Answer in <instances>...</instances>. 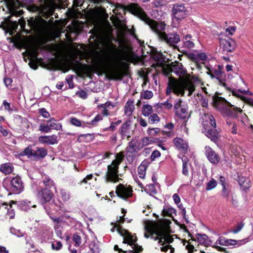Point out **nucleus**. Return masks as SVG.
Instances as JSON below:
<instances>
[{
	"mask_svg": "<svg viewBox=\"0 0 253 253\" xmlns=\"http://www.w3.org/2000/svg\"><path fill=\"white\" fill-rule=\"evenodd\" d=\"M185 248L189 253H192L194 251V246L191 245L189 243H187V245H186Z\"/></svg>",
	"mask_w": 253,
	"mask_h": 253,
	"instance_id": "obj_64",
	"label": "nucleus"
},
{
	"mask_svg": "<svg viewBox=\"0 0 253 253\" xmlns=\"http://www.w3.org/2000/svg\"><path fill=\"white\" fill-rule=\"evenodd\" d=\"M170 249V253H172L174 251V248H172L169 245H166L161 248V250L164 252H167Z\"/></svg>",
	"mask_w": 253,
	"mask_h": 253,
	"instance_id": "obj_61",
	"label": "nucleus"
},
{
	"mask_svg": "<svg viewBox=\"0 0 253 253\" xmlns=\"http://www.w3.org/2000/svg\"><path fill=\"white\" fill-rule=\"evenodd\" d=\"M134 109L133 102L130 100H128L126 102L125 107V112L126 115L129 116L131 115L133 110Z\"/></svg>",
	"mask_w": 253,
	"mask_h": 253,
	"instance_id": "obj_31",
	"label": "nucleus"
},
{
	"mask_svg": "<svg viewBox=\"0 0 253 253\" xmlns=\"http://www.w3.org/2000/svg\"><path fill=\"white\" fill-rule=\"evenodd\" d=\"M4 1L9 7L11 14V15L7 17V24L11 29L15 30L18 27L20 19H19L18 21H17V20H12L10 18L13 16H19L23 13L22 10L16 11L14 9L18 6L19 1L18 0H4Z\"/></svg>",
	"mask_w": 253,
	"mask_h": 253,
	"instance_id": "obj_7",
	"label": "nucleus"
},
{
	"mask_svg": "<svg viewBox=\"0 0 253 253\" xmlns=\"http://www.w3.org/2000/svg\"><path fill=\"white\" fill-rule=\"evenodd\" d=\"M66 82L68 83L69 85V87L71 88H72L74 87V84L73 82V78L72 76L69 75L66 79Z\"/></svg>",
	"mask_w": 253,
	"mask_h": 253,
	"instance_id": "obj_60",
	"label": "nucleus"
},
{
	"mask_svg": "<svg viewBox=\"0 0 253 253\" xmlns=\"http://www.w3.org/2000/svg\"><path fill=\"white\" fill-rule=\"evenodd\" d=\"M135 145L132 141L129 142L128 146L126 148V153H134L135 151Z\"/></svg>",
	"mask_w": 253,
	"mask_h": 253,
	"instance_id": "obj_49",
	"label": "nucleus"
},
{
	"mask_svg": "<svg viewBox=\"0 0 253 253\" xmlns=\"http://www.w3.org/2000/svg\"><path fill=\"white\" fill-rule=\"evenodd\" d=\"M53 185V181L49 178H45V179L43 180L42 185L41 186H43V188H48L50 189Z\"/></svg>",
	"mask_w": 253,
	"mask_h": 253,
	"instance_id": "obj_37",
	"label": "nucleus"
},
{
	"mask_svg": "<svg viewBox=\"0 0 253 253\" xmlns=\"http://www.w3.org/2000/svg\"><path fill=\"white\" fill-rule=\"evenodd\" d=\"M130 125L126 122L123 124L121 128V133L123 135L126 136L127 133V130L129 129Z\"/></svg>",
	"mask_w": 253,
	"mask_h": 253,
	"instance_id": "obj_48",
	"label": "nucleus"
},
{
	"mask_svg": "<svg viewBox=\"0 0 253 253\" xmlns=\"http://www.w3.org/2000/svg\"><path fill=\"white\" fill-rule=\"evenodd\" d=\"M27 22L30 29L27 30V34H37L40 32L41 25L36 18L31 17L27 20Z\"/></svg>",
	"mask_w": 253,
	"mask_h": 253,
	"instance_id": "obj_17",
	"label": "nucleus"
},
{
	"mask_svg": "<svg viewBox=\"0 0 253 253\" xmlns=\"http://www.w3.org/2000/svg\"><path fill=\"white\" fill-rule=\"evenodd\" d=\"M171 223L169 219H163L154 225H147L145 226L144 237L148 238L151 237L154 240H159V243L164 245L165 242L169 243L173 241L168 235L169 225Z\"/></svg>",
	"mask_w": 253,
	"mask_h": 253,
	"instance_id": "obj_3",
	"label": "nucleus"
},
{
	"mask_svg": "<svg viewBox=\"0 0 253 253\" xmlns=\"http://www.w3.org/2000/svg\"><path fill=\"white\" fill-rule=\"evenodd\" d=\"M153 112L152 107L150 105H145L142 109V114L145 116H148L152 114Z\"/></svg>",
	"mask_w": 253,
	"mask_h": 253,
	"instance_id": "obj_35",
	"label": "nucleus"
},
{
	"mask_svg": "<svg viewBox=\"0 0 253 253\" xmlns=\"http://www.w3.org/2000/svg\"><path fill=\"white\" fill-rule=\"evenodd\" d=\"M10 232L11 234L17 236L18 237H21L24 236V233L21 232L19 230L15 229L11 227L10 229Z\"/></svg>",
	"mask_w": 253,
	"mask_h": 253,
	"instance_id": "obj_50",
	"label": "nucleus"
},
{
	"mask_svg": "<svg viewBox=\"0 0 253 253\" xmlns=\"http://www.w3.org/2000/svg\"><path fill=\"white\" fill-rule=\"evenodd\" d=\"M160 131V128H148L147 130V133L151 136L156 135Z\"/></svg>",
	"mask_w": 253,
	"mask_h": 253,
	"instance_id": "obj_46",
	"label": "nucleus"
},
{
	"mask_svg": "<svg viewBox=\"0 0 253 253\" xmlns=\"http://www.w3.org/2000/svg\"><path fill=\"white\" fill-rule=\"evenodd\" d=\"M75 243V246L79 247L82 243V238L78 234H75L73 238Z\"/></svg>",
	"mask_w": 253,
	"mask_h": 253,
	"instance_id": "obj_45",
	"label": "nucleus"
},
{
	"mask_svg": "<svg viewBox=\"0 0 253 253\" xmlns=\"http://www.w3.org/2000/svg\"><path fill=\"white\" fill-rule=\"evenodd\" d=\"M249 241L248 238L243 240H236L233 239H228L224 237H220L216 241V243L219 244L221 246H237L239 247L240 246L245 245Z\"/></svg>",
	"mask_w": 253,
	"mask_h": 253,
	"instance_id": "obj_9",
	"label": "nucleus"
},
{
	"mask_svg": "<svg viewBox=\"0 0 253 253\" xmlns=\"http://www.w3.org/2000/svg\"><path fill=\"white\" fill-rule=\"evenodd\" d=\"M76 95H78V96L83 99H85L87 98V96L86 92L83 90L77 91L76 92Z\"/></svg>",
	"mask_w": 253,
	"mask_h": 253,
	"instance_id": "obj_59",
	"label": "nucleus"
},
{
	"mask_svg": "<svg viewBox=\"0 0 253 253\" xmlns=\"http://www.w3.org/2000/svg\"><path fill=\"white\" fill-rule=\"evenodd\" d=\"M193 240L197 241L199 244L205 246L209 245L210 242L209 237L206 234H197L196 238H193Z\"/></svg>",
	"mask_w": 253,
	"mask_h": 253,
	"instance_id": "obj_24",
	"label": "nucleus"
},
{
	"mask_svg": "<svg viewBox=\"0 0 253 253\" xmlns=\"http://www.w3.org/2000/svg\"><path fill=\"white\" fill-rule=\"evenodd\" d=\"M250 181L248 179L245 177H241L239 178V183L240 185L244 186L245 188L249 187L250 186Z\"/></svg>",
	"mask_w": 253,
	"mask_h": 253,
	"instance_id": "obj_42",
	"label": "nucleus"
},
{
	"mask_svg": "<svg viewBox=\"0 0 253 253\" xmlns=\"http://www.w3.org/2000/svg\"><path fill=\"white\" fill-rule=\"evenodd\" d=\"M133 12L146 24L149 26L151 30L156 34L160 40L166 32H165L166 24L164 22H156L150 19L143 10L137 5H134Z\"/></svg>",
	"mask_w": 253,
	"mask_h": 253,
	"instance_id": "obj_5",
	"label": "nucleus"
},
{
	"mask_svg": "<svg viewBox=\"0 0 253 253\" xmlns=\"http://www.w3.org/2000/svg\"><path fill=\"white\" fill-rule=\"evenodd\" d=\"M11 190L14 193L19 194L24 190L23 183L21 177L18 176L11 179Z\"/></svg>",
	"mask_w": 253,
	"mask_h": 253,
	"instance_id": "obj_18",
	"label": "nucleus"
},
{
	"mask_svg": "<svg viewBox=\"0 0 253 253\" xmlns=\"http://www.w3.org/2000/svg\"><path fill=\"white\" fill-rule=\"evenodd\" d=\"M114 39V38L111 35H108L106 37V41L103 42L105 58V61L108 65L115 67L111 72L112 79L114 80L121 81L125 75V72L116 66L120 61L121 56L120 54L119 49L112 42Z\"/></svg>",
	"mask_w": 253,
	"mask_h": 253,
	"instance_id": "obj_1",
	"label": "nucleus"
},
{
	"mask_svg": "<svg viewBox=\"0 0 253 253\" xmlns=\"http://www.w3.org/2000/svg\"><path fill=\"white\" fill-rule=\"evenodd\" d=\"M216 185V181L212 178L209 182L207 183L206 189L207 190H211L215 187Z\"/></svg>",
	"mask_w": 253,
	"mask_h": 253,
	"instance_id": "obj_41",
	"label": "nucleus"
},
{
	"mask_svg": "<svg viewBox=\"0 0 253 253\" xmlns=\"http://www.w3.org/2000/svg\"><path fill=\"white\" fill-rule=\"evenodd\" d=\"M192 37L190 35H187L184 37L185 41L184 42V47L190 49L194 47L195 44L192 41L187 40L188 39H191Z\"/></svg>",
	"mask_w": 253,
	"mask_h": 253,
	"instance_id": "obj_34",
	"label": "nucleus"
},
{
	"mask_svg": "<svg viewBox=\"0 0 253 253\" xmlns=\"http://www.w3.org/2000/svg\"><path fill=\"white\" fill-rule=\"evenodd\" d=\"M171 70L172 72L175 73L178 76L181 78H188L190 79V75L186 74V70L184 69L182 64L179 62H176L171 65Z\"/></svg>",
	"mask_w": 253,
	"mask_h": 253,
	"instance_id": "obj_19",
	"label": "nucleus"
},
{
	"mask_svg": "<svg viewBox=\"0 0 253 253\" xmlns=\"http://www.w3.org/2000/svg\"><path fill=\"white\" fill-rule=\"evenodd\" d=\"M51 247L53 250H55L56 251H58L60 250L62 247V244L60 241H58L57 242L52 243L51 244Z\"/></svg>",
	"mask_w": 253,
	"mask_h": 253,
	"instance_id": "obj_55",
	"label": "nucleus"
},
{
	"mask_svg": "<svg viewBox=\"0 0 253 253\" xmlns=\"http://www.w3.org/2000/svg\"><path fill=\"white\" fill-rule=\"evenodd\" d=\"M212 98L213 105L225 118L226 124L231 126V132L233 134H237V125L233 120L242 113V110L234 107L223 97L213 95Z\"/></svg>",
	"mask_w": 253,
	"mask_h": 253,
	"instance_id": "obj_2",
	"label": "nucleus"
},
{
	"mask_svg": "<svg viewBox=\"0 0 253 253\" xmlns=\"http://www.w3.org/2000/svg\"><path fill=\"white\" fill-rule=\"evenodd\" d=\"M44 209L46 213L49 215H52L56 211H63V204L59 201H53L51 203L44 206Z\"/></svg>",
	"mask_w": 253,
	"mask_h": 253,
	"instance_id": "obj_10",
	"label": "nucleus"
},
{
	"mask_svg": "<svg viewBox=\"0 0 253 253\" xmlns=\"http://www.w3.org/2000/svg\"><path fill=\"white\" fill-rule=\"evenodd\" d=\"M60 195L64 201H67L70 199V195L67 193L64 190H61L60 192Z\"/></svg>",
	"mask_w": 253,
	"mask_h": 253,
	"instance_id": "obj_52",
	"label": "nucleus"
},
{
	"mask_svg": "<svg viewBox=\"0 0 253 253\" xmlns=\"http://www.w3.org/2000/svg\"><path fill=\"white\" fill-rule=\"evenodd\" d=\"M160 156L161 153L160 151L158 150H155L152 152L150 156V159L151 161H154L156 158L159 157Z\"/></svg>",
	"mask_w": 253,
	"mask_h": 253,
	"instance_id": "obj_58",
	"label": "nucleus"
},
{
	"mask_svg": "<svg viewBox=\"0 0 253 253\" xmlns=\"http://www.w3.org/2000/svg\"><path fill=\"white\" fill-rule=\"evenodd\" d=\"M39 113L45 118H48L50 117L49 113L45 108H41L39 109Z\"/></svg>",
	"mask_w": 253,
	"mask_h": 253,
	"instance_id": "obj_56",
	"label": "nucleus"
},
{
	"mask_svg": "<svg viewBox=\"0 0 253 253\" xmlns=\"http://www.w3.org/2000/svg\"><path fill=\"white\" fill-rule=\"evenodd\" d=\"M160 121L159 117H158V115L156 114H152L149 118V123L150 124H154L156 123H158Z\"/></svg>",
	"mask_w": 253,
	"mask_h": 253,
	"instance_id": "obj_47",
	"label": "nucleus"
},
{
	"mask_svg": "<svg viewBox=\"0 0 253 253\" xmlns=\"http://www.w3.org/2000/svg\"><path fill=\"white\" fill-rule=\"evenodd\" d=\"M220 45L226 52H232L236 48L235 42L230 38L220 39Z\"/></svg>",
	"mask_w": 253,
	"mask_h": 253,
	"instance_id": "obj_14",
	"label": "nucleus"
},
{
	"mask_svg": "<svg viewBox=\"0 0 253 253\" xmlns=\"http://www.w3.org/2000/svg\"><path fill=\"white\" fill-rule=\"evenodd\" d=\"M153 4L156 7L159 8L166 5L167 2L164 0H155L153 1Z\"/></svg>",
	"mask_w": 253,
	"mask_h": 253,
	"instance_id": "obj_43",
	"label": "nucleus"
},
{
	"mask_svg": "<svg viewBox=\"0 0 253 253\" xmlns=\"http://www.w3.org/2000/svg\"><path fill=\"white\" fill-rule=\"evenodd\" d=\"M203 120V131L216 127V123L213 117L209 114L204 113L202 117Z\"/></svg>",
	"mask_w": 253,
	"mask_h": 253,
	"instance_id": "obj_16",
	"label": "nucleus"
},
{
	"mask_svg": "<svg viewBox=\"0 0 253 253\" xmlns=\"http://www.w3.org/2000/svg\"><path fill=\"white\" fill-rule=\"evenodd\" d=\"M205 133L206 135L212 141L216 142L220 137L219 132L216 130V127H213L210 128V130L207 129L203 131Z\"/></svg>",
	"mask_w": 253,
	"mask_h": 253,
	"instance_id": "obj_22",
	"label": "nucleus"
},
{
	"mask_svg": "<svg viewBox=\"0 0 253 253\" xmlns=\"http://www.w3.org/2000/svg\"><path fill=\"white\" fill-rule=\"evenodd\" d=\"M160 40L165 42L170 46L175 47V44L179 42L180 40L179 36L176 33H166Z\"/></svg>",
	"mask_w": 253,
	"mask_h": 253,
	"instance_id": "obj_11",
	"label": "nucleus"
},
{
	"mask_svg": "<svg viewBox=\"0 0 253 253\" xmlns=\"http://www.w3.org/2000/svg\"><path fill=\"white\" fill-rule=\"evenodd\" d=\"M205 150L206 157L211 164H217L220 162V157L211 147L206 146Z\"/></svg>",
	"mask_w": 253,
	"mask_h": 253,
	"instance_id": "obj_15",
	"label": "nucleus"
},
{
	"mask_svg": "<svg viewBox=\"0 0 253 253\" xmlns=\"http://www.w3.org/2000/svg\"><path fill=\"white\" fill-rule=\"evenodd\" d=\"M47 155V150L45 148L36 147L32 148L31 145H29L23 152V155L36 161L43 159Z\"/></svg>",
	"mask_w": 253,
	"mask_h": 253,
	"instance_id": "obj_8",
	"label": "nucleus"
},
{
	"mask_svg": "<svg viewBox=\"0 0 253 253\" xmlns=\"http://www.w3.org/2000/svg\"><path fill=\"white\" fill-rule=\"evenodd\" d=\"M70 123L72 125L76 126H82V122L76 118L72 117L70 119Z\"/></svg>",
	"mask_w": 253,
	"mask_h": 253,
	"instance_id": "obj_53",
	"label": "nucleus"
},
{
	"mask_svg": "<svg viewBox=\"0 0 253 253\" xmlns=\"http://www.w3.org/2000/svg\"><path fill=\"white\" fill-rule=\"evenodd\" d=\"M172 13L174 17L177 19H181L185 17L186 15V9L182 4H175L172 9Z\"/></svg>",
	"mask_w": 253,
	"mask_h": 253,
	"instance_id": "obj_20",
	"label": "nucleus"
},
{
	"mask_svg": "<svg viewBox=\"0 0 253 253\" xmlns=\"http://www.w3.org/2000/svg\"><path fill=\"white\" fill-rule=\"evenodd\" d=\"M173 141L175 145L178 149H181L183 150L187 149V144L183 139L177 137L174 139Z\"/></svg>",
	"mask_w": 253,
	"mask_h": 253,
	"instance_id": "obj_29",
	"label": "nucleus"
},
{
	"mask_svg": "<svg viewBox=\"0 0 253 253\" xmlns=\"http://www.w3.org/2000/svg\"><path fill=\"white\" fill-rule=\"evenodd\" d=\"M153 94L151 91L145 90L141 93V97L145 99H149L153 97Z\"/></svg>",
	"mask_w": 253,
	"mask_h": 253,
	"instance_id": "obj_40",
	"label": "nucleus"
},
{
	"mask_svg": "<svg viewBox=\"0 0 253 253\" xmlns=\"http://www.w3.org/2000/svg\"><path fill=\"white\" fill-rule=\"evenodd\" d=\"M175 114L180 119L186 118L188 116L187 108L184 106L181 107V108L175 111Z\"/></svg>",
	"mask_w": 253,
	"mask_h": 253,
	"instance_id": "obj_32",
	"label": "nucleus"
},
{
	"mask_svg": "<svg viewBox=\"0 0 253 253\" xmlns=\"http://www.w3.org/2000/svg\"><path fill=\"white\" fill-rule=\"evenodd\" d=\"M195 90V86L192 81L188 78L176 80L173 78H169L166 94L169 95L171 91L177 95L184 96L185 91L188 90V96H190Z\"/></svg>",
	"mask_w": 253,
	"mask_h": 253,
	"instance_id": "obj_4",
	"label": "nucleus"
},
{
	"mask_svg": "<svg viewBox=\"0 0 253 253\" xmlns=\"http://www.w3.org/2000/svg\"><path fill=\"white\" fill-rule=\"evenodd\" d=\"M116 193L117 196L123 199L126 200L131 197L132 189L130 186L125 187L122 184L116 187Z\"/></svg>",
	"mask_w": 253,
	"mask_h": 253,
	"instance_id": "obj_13",
	"label": "nucleus"
},
{
	"mask_svg": "<svg viewBox=\"0 0 253 253\" xmlns=\"http://www.w3.org/2000/svg\"><path fill=\"white\" fill-rule=\"evenodd\" d=\"M16 204V202H15L14 201H11L9 205H8L7 204H2V206H4V208L7 209V215L9 216L10 219H13L15 215V212L14 211V209L12 208V204Z\"/></svg>",
	"mask_w": 253,
	"mask_h": 253,
	"instance_id": "obj_25",
	"label": "nucleus"
},
{
	"mask_svg": "<svg viewBox=\"0 0 253 253\" xmlns=\"http://www.w3.org/2000/svg\"><path fill=\"white\" fill-rule=\"evenodd\" d=\"M38 196L41 198L42 203H48L53 196V194L49 189L48 188H43L42 186H40L38 189Z\"/></svg>",
	"mask_w": 253,
	"mask_h": 253,
	"instance_id": "obj_12",
	"label": "nucleus"
},
{
	"mask_svg": "<svg viewBox=\"0 0 253 253\" xmlns=\"http://www.w3.org/2000/svg\"><path fill=\"white\" fill-rule=\"evenodd\" d=\"M126 158L129 163H132L135 158V156L133 153H126Z\"/></svg>",
	"mask_w": 253,
	"mask_h": 253,
	"instance_id": "obj_57",
	"label": "nucleus"
},
{
	"mask_svg": "<svg viewBox=\"0 0 253 253\" xmlns=\"http://www.w3.org/2000/svg\"><path fill=\"white\" fill-rule=\"evenodd\" d=\"M221 76H219L216 78V79L219 82L220 85L226 86V84L224 83V81H225V78L224 73H222L221 75Z\"/></svg>",
	"mask_w": 253,
	"mask_h": 253,
	"instance_id": "obj_54",
	"label": "nucleus"
},
{
	"mask_svg": "<svg viewBox=\"0 0 253 253\" xmlns=\"http://www.w3.org/2000/svg\"><path fill=\"white\" fill-rule=\"evenodd\" d=\"M39 129V130L45 133L50 132L51 129L49 126V124H48V121L46 122V124L45 125H40Z\"/></svg>",
	"mask_w": 253,
	"mask_h": 253,
	"instance_id": "obj_39",
	"label": "nucleus"
},
{
	"mask_svg": "<svg viewBox=\"0 0 253 253\" xmlns=\"http://www.w3.org/2000/svg\"><path fill=\"white\" fill-rule=\"evenodd\" d=\"M124 155L123 152L116 155V159L107 167V171L105 174V181L109 182H117L120 180L119 177V166L124 159Z\"/></svg>",
	"mask_w": 253,
	"mask_h": 253,
	"instance_id": "obj_6",
	"label": "nucleus"
},
{
	"mask_svg": "<svg viewBox=\"0 0 253 253\" xmlns=\"http://www.w3.org/2000/svg\"><path fill=\"white\" fill-rule=\"evenodd\" d=\"M99 248L98 245V242L96 240H93L90 242L88 246V250L87 253H99Z\"/></svg>",
	"mask_w": 253,
	"mask_h": 253,
	"instance_id": "obj_26",
	"label": "nucleus"
},
{
	"mask_svg": "<svg viewBox=\"0 0 253 253\" xmlns=\"http://www.w3.org/2000/svg\"><path fill=\"white\" fill-rule=\"evenodd\" d=\"M244 225V224L242 222L238 223L237 225H236L233 227L231 232L234 234L237 233L238 232H239V231H240L241 230V229L243 228Z\"/></svg>",
	"mask_w": 253,
	"mask_h": 253,
	"instance_id": "obj_44",
	"label": "nucleus"
},
{
	"mask_svg": "<svg viewBox=\"0 0 253 253\" xmlns=\"http://www.w3.org/2000/svg\"><path fill=\"white\" fill-rule=\"evenodd\" d=\"M136 242V239H133V237L130 235L127 236V240L125 239L123 241L124 243H127L131 247L132 250L129 253H139L142 251V247L139 246ZM124 253H126L124 252Z\"/></svg>",
	"mask_w": 253,
	"mask_h": 253,
	"instance_id": "obj_21",
	"label": "nucleus"
},
{
	"mask_svg": "<svg viewBox=\"0 0 253 253\" xmlns=\"http://www.w3.org/2000/svg\"><path fill=\"white\" fill-rule=\"evenodd\" d=\"M202 106L203 107H207L208 106V100L206 97L202 96L200 99Z\"/></svg>",
	"mask_w": 253,
	"mask_h": 253,
	"instance_id": "obj_62",
	"label": "nucleus"
},
{
	"mask_svg": "<svg viewBox=\"0 0 253 253\" xmlns=\"http://www.w3.org/2000/svg\"><path fill=\"white\" fill-rule=\"evenodd\" d=\"M161 107H164L168 109H170L172 107V104L169 103L168 101L161 104Z\"/></svg>",
	"mask_w": 253,
	"mask_h": 253,
	"instance_id": "obj_63",
	"label": "nucleus"
},
{
	"mask_svg": "<svg viewBox=\"0 0 253 253\" xmlns=\"http://www.w3.org/2000/svg\"><path fill=\"white\" fill-rule=\"evenodd\" d=\"M176 214V210L171 207L165 206L162 211L163 216H169L172 217V214Z\"/></svg>",
	"mask_w": 253,
	"mask_h": 253,
	"instance_id": "obj_27",
	"label": "nucleus"
},
{
	"mask_svg": "<svg viewBox=\"0 0 253 253\" xmlns=\"http://www.w3.org/2000/svg\"><path fill=\"white\" fill-rule=\"evenodd\" d=\"M147 167V163L143 162L138 168V173L140 178H144Z\"/></svg>",
	"mask_w": 253,
	"mask_h": 253,
	"instance_id": "obj_30",
	"label": "nucleus"
},
{
	"mask_svg": "<svg viewBox=\"0 0 253 253\" xmlns=\"http://www.w3.org/2000/svg\"><path fill=\"white\" fill-rule=\"evenodd\" d=\"M182 174L188 176L189 174V171L188 169L187 168V162L188 161V159L186 157H184L182 158Z\"/></svg>",
	"mask_w": 253,
	"mask_h": 253,
	"instance_id": "obj_36",
	"label": "nucleus"
},
{
	"mask_svg": "<svg viewBox=\"0 0 253 253\" xmlns=\"http://www.w3.org/2000/svg\"><path fill=\"white\" fill-rule=\"evenodd\" d=\"M103 119L102 116L101 114L97 115L91 121L90 123H88L89 124H91L93 126H96L97 123L102 120Z\"/></svg>",
	"mask_w": 253,
	"mask_h": 253,
	"instance_id": "obj_51",
	"label": "nucleus"
},
{
	"mask_svg": "<svg viewBox=\"0 0 253 253\" xmlns=\"http://www.w3.org/2000/svg\"><path fill=\"white\" fill-rule=\"evenodd\" d=\"M48 124H49L50 129H56L57 130H60L62 128L61 123H56L53 118L48 121Z\"/></svg>",
	"mask_w": 253,
	"mask_h": 253,
	"instance_id": "obj_33",
	"label": "nucleus"
},
{
	"mask_svg": "<svg viewBox=\"0 0 253 253\" xmlns=\"http://www.w3.org/2000/svg\"><path fill=\"white\" fill-rule=\"evenodd\" d=\"M13 170L12 164L10 163H5L1 165L0 171L5 174L10 173Z\"/></svg>",
	"mask_w": 253,
	"mask_h": 253,
	"instance_id": "obj_28",
	"label": "nucleus"
},
{
	"mask_svg": "<svg viewBox=\"0 0 253 253\" xmlns=\"http://www.w3.org/2000/svg\"><path fill=\"white\" fill-rule=\"evenodd\" d=\"M231 190L227 188L226 185H223L221 192V196L223 198H228L230 195Z\"/></svg>",
	"mask_w": 253,
	"mask_h": 253,
	"instance_id": "obj_38",
	"label": "nucleus"
},
{
	"mask_svg": "<svg viewBox=\"0 0 253 253\" xmlns=\"http://www.w3.org/2000/svg\"><path fill=\"white\" fill-rule=\"evenodd\" d=\"M39 141L43 144H54L57 143V137L56 135L42 136L39 137Z\"/></svg>",
	"mask_w": 253,
	"mask_h": 253,
	"instance_id": "obj_23",
	"label": "nucleus"
}]
</instances>
